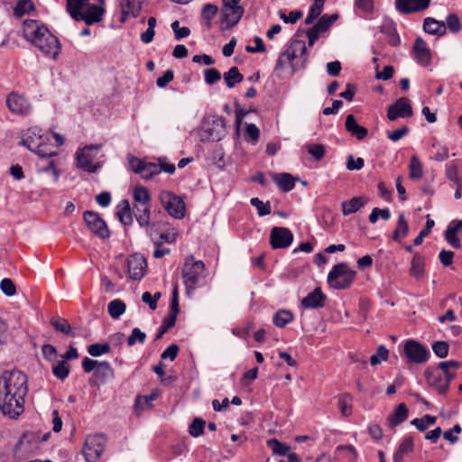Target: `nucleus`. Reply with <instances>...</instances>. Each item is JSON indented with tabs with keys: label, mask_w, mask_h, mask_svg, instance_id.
<instances>
[{
	"label": "nucleus",
	"mask_w": 462,
	"mask_h": 462,
	"mask_svg": "<svg viewBox=\"0 0 462 462\" xmlns=\"http://www.w3.org/2000/svg\"><path fill=\"white\" fill-rule=\"evenodd\" d=\"M28 392L27 376L19 370L5 371L0 376V409L5 415L17 418L23 411Z\"/></svg>",
	"instance_id": "f257e3e1"
},
{
	"label": "nucleus",
	"mask_w": 462,
	"mask_h": 462,
	"mask_svg": "<svg viewBox=\"0 0 462 462\" xmlns=\"http://www.w3.org/2000/svg\"><path fill=\"white\" fill-rule=\"evenodd\" d=\"M23 37L37 47L44 55L55 59L60 50L58 38L44 24L36 20H25L23 23Z\"/></svg>",
	"instance_id": "f03ea898"
},
{
	"label": "nucleus",
	"mask_w": 462,
	"mask_h": 462,
	"mask_svg": "<svg viewBox=\"0 0 462 462\" xmlns=\"http://www.w3.org/2000/svg\"><path fill=\"white\" fill-rule=\"evenodd\" d=\"M181 276L186 292L190 295L196 289L205 284V263L200 260H195L192 255L187 256L182 266Z\"/></svg>",
	"instance_id": "7ed1b4c3"
},
{
	"label": "nucleus",
	"mask_w": 462,
	"mask_h": 462,
	"mask_svg": "<svg viewBox=\"0 0 462 462\" xmlns=\"http://www.w3.org/2000/svg\"><path fill=\"white\" fill-rule=\"evenodd\" d=\"M291 64L293 72L305 68L308 61L307 47L303 41H294L289 48L282 52L275 65V70L282 69L284 62Z\"/></svg>",
	"instance_id": "20e7f679"
},
{
	"label": "nucleus",
	"mask_w": 462,
	"mask_h": 462,
	"mask_svg": "<svg viewBox=\"0 0 462 462\" xmlns=\"http://www.w3.org/2000/svg\"><path fill=\"white\" fill-rule=\"evenodd\" d=\"M356 276V271L352 270L346 263L335 264L328 274V283L336 290L348 289Z\"/></svg>",
	"instance_id": "39448f33"
},
{
	"label": "nucleus",
	"mask_w": 462,
	"mask_h": 462,
	"mask_svg": "<svg viewBox=\"0 0 462 462\" xmlns=\"http://www.w3.org/2000/svg\"><path fill=\"white\" fill-rule=\"evenodd\" d=\"M47 139L48 138L42 134V129L32 127L24 134L22 139V144L41 157H51L55 155L56 152L48 150L45 143Z\"/></svg>",
	"instance_id": "423d86ee"
},
{
	"label": "nucleus",
	"mask_w": 462,
	"mask_h": 462,
	"mask_svg": "<svg viewBox=\"0 0 462 462\" xmlns=\"http://www.w3.org/2000/svg\"><path fill=\"white\" fill-rule=\"evenodd\" d=\"M424 375L427 384L439 394H446L449 389L450 382L455 378V374H444L439 367H428Z\"/></svg>",
	"instance_id": "0eeeda50"
},
{
	"label": "nucleus",
	"mask_w": 462,
	"mask_h": 462,
	"mask_svg": "<svg viewBox=\"0 0 462 462\" xmlns=\"http://www.w3.org/2000/svg\"><path fill=\"white\" fill-rule=\"evenodd\" d=\"M100 150L97 144L86 145L76 152L77 167L88 173L96 172L100 167V162H94Z\"/></svg>",
	"instance_id": "6e6552de"
},
{
	"label": "nucleus",
	"mask_w": 462,
	"mask_h": 462,
	"mask_svg": "<svg viewBox=\"0 0 462 462\" xmlns=\"http://www.w3.org/2000/svg\"><path fill=\"white\" fill-rule=\"evenodd\" d=\"M106 438L104 434L87 436L82 453L87 462H97L105 450Z\"/></svg>",
	"instance_id": "1a4fd4ad"
},
{
	"label": "nucleus",
	"mask_w": 462,
	"mask_h": 462,
	"mask_svg": "<svg viewBox=\"0 0 462 462\" xmlns=\"http://www.w3.org/2000/svg\"><path fill=\"white\" fill-rule=\"evenodd\" d=\"M403 354L407 364H424L430 356L428 347L414 339H408L403 343Z\"/></svg>",
	"instance_id": "9d476101"
},
{
	"label": "nucleus",
	"mask_w": 462,
	"mask_h": 462,
	"mask_svg": "<svg viewBox=\"0 0 462 462\" xmlns=\"http://www.w3.org/2000/svg\"><path fill=\"white\" fill-rule=\"evenodd\" d=\"M160 202L171 217L176 219H182L185 217V203L180 197L172 191H162L160 193Z\"/></svg>",
	"instance_id": "9b49d317"
},
{
	"label": "nucleus",
	"mask_w": 462,
	"mask_h": 462,
	"mask_svg": "<svg viewBox=\"0 0 462 462\" xmlns=\"http://www.w3.org/2000/svg\"><path fill=\"white\" fill-rule=\"evenodd\" d=\"M245 13L243 6H229L228 4L222 5L220 26L222 30H229L236 25Z\"/></svg>",
	"instance_id": "f8f14e48"
},
{
	"label": "nucleus",
	"mask_w": 462,
	"mask_h": 462,
	"mask_svg": "<svg viewBox=\"0 0 462 462\" xmlns=\"http://www.w3.org/2000/svg\"><path fill=\"white\" fill-rule=\"evenodd\" d=\"M84 220L89 229L99 238L106 239L110 236L109 229L99 214L94 211H86Z\"/></svg>",
	"instance_id": "ddd939ff"
},
{
	"label": "nucleus",
	"mask_w": 462,
	"mask_h": 462,
	"mask_svg": "<svg viewBox=\"0 0 462 462\" xmlns=\"http://www.w3.org/2000/svg\"><path fill=\"white\" fill-rule=\"evenodd\" d=\"M127 272L132 280H142L147 273L146 259L140 254H131L127 258Z\"/></svg>",
	"instance_id": "4468645a"
},
{
	"label": "nucleus",
	"mask_w": 462,
	"mask_h": 462,
	"mask_svg": "<svg viewBox=\"0 0 462 462\" xmlns=\"http://www.w3.org/2000/svg\"><path fill=\"white\" fill-rule=\"evenodd\" d=\"M6 106L11 113L19 116H26L32 110V106L27 98L16 92L7 95Z\"/></svg>",
	"instance_id": "2eb2a0df"
},
{
	"label": "nucleus",
	"mask_w": 462,
	"mask_h": 462,
	"mask_svg": "<svg viewBox=\"0 0 462 462\" xmlns=\"http://www.w3.org/2000/svg\"><path fill=\"white\" fill-rule=\"evenodd\" d=\"M293 241V234L287 227L274 226L271 230L270 244L273 249L287 248Z\"/></svg>",
	"instance_id": "dca6fc26"
},
{
	"label": "nucleus",
	"mask_w": 462,
	"mask_h": 462,
	"mask_svg": "<svg viewBox=\"0 0 462 462\" xmlns=\"http://www.w3.org/2000/svg\"><path fill=\"white\" fill-rule=\"evenodd\" d=\"M411 115L412 108L410 100L406 97L398 98L387 110V117L390 121L410 117Z\"/></svg>",
	"instance_id": "f3484780"
},
{
	"label": "nucleus",
	"mask_w": 462,
	"mask_h": 462,
	"mask_svg": "<svg viewBox=\"0 0 462 462\" xmlns=\"http://www.w3.org/2000/svg\"><path fill=\"white\" fill-rule=\"evenodd\" d=\"M430 0H395V8L402 14H411L426 10Z\"/></svg>",
	"instance_id": "a211bd4d"
},
{
	"label": "nucleus",
	"mask_w": 462,
	"mask_h": 462,
	"mask_svg": "<svg viewBox=\"0 0 462 462\" xmlns=\"http://www.w3.org/2000/svg\"><path fill=\"white\" fill-rule=\"evenodd\" d=\"M327 296L323 293L319 287L315 288L311 292L304 297L300 304L304 309L316 310L325 306Z\"/></svg>",
	"instance_id": "6ab92c4d"
},
{
	"label": "nucleus",
	"mask_w": 462,
	"mask_h": 462,
	"mask_svg": "<svg viewBox=\"0 0 462 462\" xmlns=\"http://www.w3.org/2000/svg\"><path fill=\"white\" fill-rule=\"evenodd\" d=\"M413 53L416 61L425 67L431 61V51L421 37H417L413 44Z\"/></svg>",
	"instance_id": "aec40b11"
},
{
	"label": "nucleus",
	"mask_w": 462,
	"mask_h": 462,
	"mask_svg": "<svg viewBox=\"0 0 462 462\" xmlns=\"http://www.w3.org/2000/svg\"><path fill=\"white\" fill-rule=\"evenodd\" d=\"M98 1L100 2V5H93L89 3L88 5L85 7L81 21H84L88 25L99 23L103 19L106 12L105 8L102 6L104 5V0Z\"/></svg>",
	"instance_id": "412c9836"
},
{
	"label": "nucleus",
	"mask_w": 462,
	"mask_h": 462,
	"mask_svg": "<svg viewBox=\"0 0 462 462\" xmlns=\"http://www.w3.org/2000/svg\"><path fill=\"white\" fill-rule=\"evenodd\" d=\"M133 212L136 218L137 223L141 227L154 226L151 223V205L150 204H134Z\"/></svg>",
	"instance_id": "4be33fe9"
},
{
	"label": "nucleus",
	"mask_w": 462,
	"mask_h": 462,
	"mask_svg": "<svg viewBox=\"0 0 462 462\" xmlns=\"http://www.w3.org/2000/svg\"><path fill=\"white\" fill-rule=\"evenodd\" d=\"M462 229V220H452L445 231L446 241L454 248H460V239L457 234Z\"/></svg>",
	"instance_id": "5701e85b"
},
{
	"label": "nucleus",
	"mask_w": 462,
	"mask_h": 462,
	"mask_svg": "<svg viewBox=\"0 0 462 462\" xmlns=\"http://www.w3.org/2000/svg\"><path fill=\"white\" fill-rule=\"evenodd\" d=\"M423 30L429 34L441 37L446 34V24L442 21L426 17L423 21Z\"/></svg>",
	"instance_id": "b1692460"
},
{
	"label": "nucleus",
	"mask_w": 462,
	"mask_h": 462,
	"mask_svg": "<svg viewBox=\"0 0 462 462\" xmlns=\"http://www.w3.org/2000/svg\"><path fill=\"white\" fill-rule=\"evenodd\" d=\"M89 0H67L66 10L75 21H81L85 7Z\"/></svg>",
	"instance_id": "393cba45"
},
{
	"label": "nucleus",
	"mask_w": 462,
	"mask_h": 462,
	"mask_svg": "<svg viewBox=\"0 0 462 462\" xmlns=\"http://www.w3.org/2000/svg\"><path fill=\"white\" fill-rule=\"evenodd\" d=\"M346 130L350 133L352 135L356 136L359 141L364 140L367 134L368 130L359 125L353 115H348L346 118Z\"/></svg>",
	"instance_id": "a878e982"
},
{
	"label": "nucleus",
	"mask_w": 462,
	"mask_h": 462,
	"mask_svg": "<svg viewBox=\"0 0 462 462\" xmlns=\"http://www.w3.org/2000/svg\"><path fill=\"white\" fill-rule=\"evenodd\" d=\"M368 199L365 197H354L349 200L343 201L341 204V210L344 216H349L357 212L362 208Z\"/></svg>",
	"instance_id": "bb28decb"
},
{
	"label": "nucleus",
	"mask_w": 462,
	"mask_h": 462,
	"mask_svg": "<svg viewBox=\"0 0 462 462\" xmlns=\"http://www.w3.org/2000/svg\"><path fill=\"white\" fill-rule=\"evenodd\" d=\"M116 214L124 226H131L133 224V211L127 199L122 200L117 205Z\"/></svg>",
	"instance_id": "cd10ccee"
},
{
	"label": "nucleus",
	"mask_w": 462,
	"mask_h": 462,
	"mask_svg": "<svg viewBox=\"0 0 462 462\" xmlns=\"http://www.w3.org/2000/svg\"><path fill=\"white\" fill-rule=\"evenodd\" d=\"M273 180L283 192H289L294 189L295 180L290 173H273Z\"/></svg>",
	"instance_id": "c85d7f7f"
},
{
	"label": "nucleus",
	"mask_w": 462,
	"mask_h": 462,
	"mask_svg": "<svg viewBox=\"0 0 462 462\" xmlns=\"http://www.w3.org/2000/svg\"><path fill=\"white\" fill-rule=\"evenodd\" d=\"M409 229V224L405 219L404 214L400 213L396 227L392 235V239L395 242L401 243V241L408 236Z\"/></svg>",
	"instance_id": "c756f323"
},
{
	"label": "nucleus",
	"mask_w": 462,
	"mask_h": 462,
	"mask_svg": "<svg viewBox=\"0 0 462 462\" xmlns=\"http://www.w3.org/2000/svg\"><path fill=\"white\" fill-rule=\"evenodd\" d=\"M409 411L405 403H400L394 413L390 415L388 418L389 426L394 428L395 426L405 421L408 418Z\"/></svg>",
	"instance_id": "7c9ffc66"
},
{
	"label": "nucleus",
	"mask_w": 462,
	"mask_h": 462,
	"mask_svg": "<svg viewBox=\"0 0 462 462\" xmlns=\"http://www.w3.org/2000/svg\"><path fill=\"white\" fill-rule=\"evenodd\" d=\"M94 375L100 381L101 383H105L108 379L114 377V370L108 361L99 362L97 369L94 372Z\"/></svg>",
	"instance_id": "2f4dec72"
},
{
	"label": "nucleus",
	"mask_w": 462,
	"mask_h": 462,
	"mask_svg": "<svg viewBox=\"0 0 462 462\" xmlns=\"http://www.w3.org/2000/svg\"><path fill=\"white\" fill-rule=\"evenodd\" d=\"M413 439L410 436L404 438L398 449L393 454V462H402L405 455L413 450Z\"/></svg>",
	"instance_id": "473e14b6"
},
{
	"label": "nucleus",
	"mask_w": 462,
	"mask_h": 462,
	"mask_svg": "<svg viewBox=\"0 0 462 462\" xmlns=\"http://www.w3.org/2000/svg\"><path fill=\"white\" fill-rule=\"evenodd\" d=\"M381 32L387 36V42L392 46H398L401 42L400 36L392 22H386L381 26Z\"/></svg>",
	"instance_id": "72a5a7b5"
},
{
	"label": "nucleus",
	"mask_w": 462,
	"mask_h": 462,
	"mask_svg": "<svg viewBox=\"0 0 462 462\" xmlns=\"http://www.w3.org/2000/svg\"><path fill=\"white\" fill-rule=\"evenodd\" d=\"M294 319L293 313L289 310H279L273 316V322L277 328H282Z\"/></svg>",
	"instance_id": "f704fd0d"
},
{
	"label": "nucleus",
	"mask_w": 462,
	"mask_h": 462,
	"mask_svg": "<svg viewBox=\"0 0 462 462\" xmlns=\"http://www.w3.org/2000/svg\"><path fill=\"white\" fill-rule=\"evenodd\" d=\"M424 257L420 254H414L411 260V275L419 280L424 273Z\"/></svg>",
	"instance_id": "c9c22d12"
},
{
	"label": "nucleus",
	"mask_w": 462,
	"mask_h": 462,
	"mask_svg": "<svg viewBox=\"0 0 462 462\" xmlns=\"http://www.w3.org/2000/svg\"><path fill=\"white\" fill-rule=\"evenodd\" d=\"M218 8L216 5L207 4L203 6L201 12V18L205 26L209 29L212 26V20L216 16Z\"/></svg>",
	"instance_id": "e433bc0d"
},
{
	"label": "nucleus",
	"mask_w": 462,
	"mask_h": 462,
	"mask_svg": "<svg viewBox=\"0 0 462 462\" xmlns=\"http://www.w3.org/2000/svg\"><path fill=\"white\" fill-rule=\"evenodd\" d=\"M266 444L273 455L287 456L291 450L290 446L279 441L277 439H270L267 440Z\"/></svg>",
	"instance_id": "4c0bfd02"
},
{
	"label": "nucleus",
	"mask_w": 462,
	"mask_h": 462,
	"mask_svg": "<svg viewBox=\"0 0 462 462\" xmlns=\"http://www.w3.org/2000/svg\"><path fill=\"white\" fill-rule=\"evenodd\" d=\"M120 6L123 15L137 17L140 14L141 5L133 0H121Z\"/></svg>",
	"instance_id": "58836bf2"
},
{
	"label": "nucleus",
	"mask_w": 462,
	"mask_h": 462,
	"mask_svg": "<svg viewBox=\"0 0 462 462\" xmlns=\"http://www.w3.org/2000/svg\"><path fill=\"white\" fill-rule=\"evenodd\" d=\"M223 77L227 88H234L236 84L240 83L244 79L237 67L230 68L228 71L224 73Z\"/></svg>",
	"instance_id": "ea45409f"
},
{
	"label": "nucleus",
	"mask_w": 462,
	"mask_h": 462,
	"mask_svg": "<svg viewBox=\"0 0 462 462\" xmlns=\"http://www.w3.org/2000/svg\"><path fill=\"white\" fill-rule=\"evenodd\" d=\"M326 0H314L310 5L307 17L305 18L306 24H311L320 15Z\"/></svg>",
	"instance_id": "a19ab883"
},
{
	"label": "nucleus",
	"mask_w": 462,
	"mask_h": 462,
	"mask_svg": "<svg viewBox=\"0 0 462 462\" xmlns=\"http://www.w3.org/2000/svg\"><path fill=\"white\" fill-rule=\"evenodd\" d=\"M134 204H150L151 195L147 188L143 186L135 187L133 189Z\"/></svg>",
	"instance_id": "79ce46f5"
},
{
	"label": "nucleus",
	"mask_w": 462,
	"mask_h": 462,
	"mask_svg": "<svg viewBox=\"0 0 462 462\" xmlns=\"http://www.w3.org/2000/svg\"><path fill=\"white\" fill-rule=\"evenodd\" d=\"M50 323L57 331L67 336H74L71 326L67 319L61 317H55L51 319Z\"/></svg>",
	"instance_id": "37998d69"
},
{
	"label": "nucleus",
	"mask_w": 462,
	"mask_h": 462,
	"mask_svg": "<svg viewBox=\"0 0 462 462\" xmlns=\"http://www.w3.org/2000/svg\"><path fill=\"white\" fill-rule=\"evenodd\" d=\"M125 304L121 300H113L108 303L107 311L111 318L117 319L125 313Z\"/></svg>",
	"instance_id": "c03bdc74"
},
{
	"label": "nucleus",
	"mask_w": 462,
	"mask_h": 462,
	"mask_svg": "<svg viewBox=\"0 0 462 462\" xmlns=\"http://www.w3.org/2000/svg\"><path fill=\"white\" fill-rule=\"evenodd\" d=\"M437 418L432 415H424L421 418H415L411 421V424L415 426L420 431H424L430 425L436 423Z\"/></svg>",
	"instance_id": "a18cd8bd"
},
{
	"label": "nucleus",
	"mask_w": 462,
	"mask_h": 462,
	"mask_svg": "<svg viewBox=\"0 0 462 462\" xmlns=\"http://www.w3.org/2000/svg\"><path fill=\"white\" fill-rule=\"evenodd\" d=\"M161 171H162V168L158 164L145 162V163L140 172V176L143 180H151L154 176L158 175L159 173H161Z\"/></svg>",
	"instance_id": "49530a36"
},
{
	"label": "nucleus",
	"mask_w": 462,
	"mask_h": 462,
	"mask_svg": "<svg viewBox=\"0 0 462 462\" xmlns=\"http://www.w3.org/2000/svg\"><path fill=\"white\" fill-rule=\"evenodd\" d=\"M410 178L411 180H419L423 175L422 164L416 155L411 156L410 162Z\"/></svg>",
	"instance_id": "de8ad7c7"
},
{
	"label": "nucleus",
	"mask_w": 462,
	"mask_h": 462,
	"mask_svg": "<svg viewBox=\"0 0 462 462\" xmlns=\"http://www.w3.org/2000/svg\"><path fill=\"white\" fill-rule=\"evenodd\" d=\"M33 9L34 5L31 0H19L14 8V14L16 17H22Z\"/></svg>",
	"instance_id": "09e8293b"
},
{
	"label": "nucleus",
	"mask_w": 462,
	"mask_h": 462,
	"mask_svg": "<svg viewBox=\"0 0 462 462\" xmlns=\"http://www.w3.org/2000/svg\"><path fill=\"white\" fill-rule=\"evenodd\" d=\"M351 396L348 393L341 394L338 397L337 405L343 416H349L352 412Z\"/></svg>",
	"instance_id": "8fccbe9b"
},
{
	"label": "nucleus",
	"mask_w": 462,
	"mask_h": 462,
	"mask_svg": "<svg viewBox=\"0 0 462 462\" xmlns=\"http://www.w3.org/2000/svg\"><path fill=\"white\" fill-rule=\"evenodd\" d=\"M389 357V350L381 345L377 347L376 353L370 357L371 365L374 366L380 365L383 361H386Z\"/></svg>",
	"instance_id": "3c124183"
},
{
	"label": "nucleus",
	"mask_w": 462,
	"mask_h": 462,
	"mask_svg": "<svg viewBox=\"0 0 462 462\" xmlns=\"http://www.w3.org/2000/svg\"><path fill=\"white\" fill-rule=\"evenodd\" d=\"M110 352V345L108 343H95L88 347V353L94 357L100 356Z\"/></svg>",
	"instance_id": "603ef678"
},
{
	"label": "nucleus",
	"mask_w": 462,
	"mask_h": 462,
	"mask_svg": "<svg viewBox=\"0 0 462 462\" xmlns=\"http://www.w3.org/2000/svg\"><path fill=\"white\" fill-rule=\"evenodd\" d=\"M445 24L446 29L448 28V30L453 33H457L462 29L460 19L456 14H449L446 18Z\"/></svg>",
	"instance_id": "864d4df0"
},
{
	"label": "nucleus",
	"mask_w": 462,
	"mask_h": 462,
	"mask_svg": "<svg viewBox=\"0 0 462 462\" xmlns=\"http://www.w3.org/2000/svg\"><path fill=\"white\" fill-rule=\"evenodd\" d=\"M434 226H435L434 220L430 217V215H427V221H426L424 228L420 230L419 235L413 240L414 245H421L424 237L427 236L430 233L431 229L433 228Z\"/></svg>",
	"instance_id": "5fc2aeb1"
},
{
	"label": "nucleus",
	"mask_w": 462,
	"mask_h": 462,
	"mask_svg": "<svg viewBox=\"0 0 462 462\" xmlns=\"http://www.w3.org/2000/svg\"><path fill=\"white\" fill-rule=\"evenodd\" d=\"M250 203L256 208L257 213L260 217H264L271 214L272 208L270 202L264 203L258 198H252Z\"/></svg>",
	"instance_id": "6e6d98bb"
},
{
	"label": "nucleus",
	"mask_w": 462,
	"mask_h": 462,
	"mask_svg": "<svg viewBox=\"0 0 462 462\" xmlns=\"http://www.w3.org/2000/svg\"><path fill=\"white\" fill-rule=\"evenodd\" d=\"M176 320L177 319H175L174 317H165L156 333L155 339L162 338L163 335L169 331V329L175 326Z\"/></svg>",
	"instance_id": "4d7b16f0"
},
{
	"label": "nucleus",
	"mask_w": 462,
	"mask_h": 462,
	"mask_svg": "<svg viewBox=\"0 0 462 462\" xmlns=\"http://www.w3.org/2000/svg\"><path fill=\"white\" fill-rule=\"evenodd\" d=\"M52 373L60 380L66 379L69 374V367L67 365V362L65 360L58 362V364L53 366Z\"/></svg>",
	"instance_id": "13d9d810"
},
{
	"label": "nucleus",
	"mask_w": 462,
	"mask_h": 462,
	"mask_svg": "<svg viewBox=\"0 0 462 462\" xmlns=\"http://www.w3.org/2000/svg\"><path fill=\"white\" fill-rule=\"evenodd\" d=\"M206 422L200 418H195L189 428V433L192 437H199L204 432Z\"/></svg>",
	"instance_id": "bf43d9fd"
},
{
	"label": "nucleus",
	"mask_w": 462,
	"mask_h": 462,
	"mask_svg": "<svg viewBox=\"0 0 462 462\" xmlns=\"http://www.w3.org/2000/svg\"><path fill=\"white\" fill-rule=\"evenodd\" d=\"M308 152L315 159L320 161L325 155V147L320 143H310L306 145Z\"/></svg>",
	"instance_id": "052dcab7"
},
{
	"label": "nucleus",
	"mask_w": 462,
	"mask_h": 462,
	"mask_svg": "<svg viewBox=\"0 0 462 462\" xmlns=\"http://www.w3.org/2000/svg\"><path fill=\"white\" fill-rule=\"evenodd\" d=\"M145 333L141 331L140 328H133L130 336L127 337V344L129 346H133L136 342L143 344L145 342Z\"/></svg>",
	"instance_id": "680f3d73"
},
{
	"label": "nucleus",
	"mask_w": 462,
	"mask_h": 462,
	"mask_svg": "<svg viewBox=\"0 0 462 462\" xmlns=\"http://www.w3.org/2000/svg\"><path fill=\"white\" fill-rule=\"evenodd\" d=\"M337 19V14H324L319 18V20L317 22L316 25L317 27L321 30V32H326L332 24Z\"/></svg>",
	"instance_id": "e2e57ef3"
},
{
	"label": "nucleus",
	"mask_w": 462,
	"mask_h": 462,
	"mask_svg": "<svg viewBox=\"0 0 462 462\" xmlns=\"http://www.w3.org/2000/svg\"><path fill=\"white\" fill-rule=\"evenodd\" d=\"M364 165L365 161L361 157L355 158L352 154L346 157V167L348 171H359Z\"/></svg>",
	"instance_id": "0e129e2a"
},
{
	"label": "nucleus",
	"mask_w": 462,
	"mask_h": 462,
	"mask_svg": "<svg viewBox=\"0 0 462 462\" xmlns=\"http://www.w3.org/2000/svg\"><path fill=\"white\" fill-rule=\"evenodd\" d=\"M448 344L445 341H437L432 345L434 354L439 358L446 357L448 354Z\"/></svg>",
	"instance_id": "69168bd1"
},
{
	"label": "nucleus",
	"mask_w": 462,
	"mask_h": 462,
	"mask_svg": "<svg viewBox=\"0 0 462 462\" xmlns=\"http://www.w3.org/2000/svg\"><path fill=\"white\" fill-rule=\"evenodd\" d=\"M204 76H205V82L208 85H213V84L217 83V81H219L221 79L220 72L215 68L205 69Z\"/></svg>",
	"instance_id": "338daca9"
},
{
	"label": "nucleus",
	"mask_w": 462,
	"mask_h": 462,
	"mask_svg": "<svg viewBox=\"0 0 462 462\" xmlns=\"http://www.w3.org/2000/svg\"><path fill=\"white\" fill-rule=\"evenodd\" d=\"M0 289L6 296H14L16 293L15 285L9 278H5L1 281Z\"/></svg>",
	"instance_id": "774afa93"
}]
</instances>
